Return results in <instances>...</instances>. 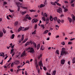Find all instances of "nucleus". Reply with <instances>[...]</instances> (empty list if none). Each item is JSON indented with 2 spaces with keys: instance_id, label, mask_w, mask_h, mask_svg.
I'll return each mask as SVG.
<instances>
[{
  "instance_id": "nucleus-1",
  "label": "nucleus",
  "mask_w": 75,
  "mask_h": 75,
  "mask_svg": "<svg viewBox=\"0 0 75 75\" xmlns=\"http://www.w3.org/2000/svg\"><path fill=\"white\" fill-rule=\"evenodd\" d=\"M62 51L61 54V55H62V56H63L64 54L65 55H66V54H68V51H66V50L63 47L62 48Z\"/></svg>"
},
{
  "instance_id": "nucleus-2",
  "label": "nucleus",
  "mask_w": 75,
  "mask_h": 75,
  "mask_svg": "<svg viewBox=\"0 0 75 75\" xmlns=\"http://www.w3.org/2000/svg\"><path fill=\"white\" fill-rule=\"evenodd\" d=\"M29 29V28H22L21 27H20L18 29V32H20L21 30H22V31H26V30H28Z\"/></svg>"
},
{
  "instance_id": "nucleus-3",
  "label": "nucleus",
  "mask_w": 75,
  "mask_h": 75,
  "mask_svg": "<svg viewBox=\"0 0 75 75\" xmlns=\"http://www.w3.org/2000/svg\"><path fill=\"white\" fill-rule=\"evenodd\" d=\"M56 11L57 13H59V14L62 13V9L61 8H59L58 9H57Z\"/></svg>"
},
{
  "instance_id": "nucleus-4",
  "label": "nucleus",
  "mask_w": 75,
  "mask_h": 75,
  "mask_svg": "<svg viewBox=\"0 0 75 75\" xmlns=\"http://www.w3.org/2000/svg\"><path fill=\"white\" fill-rule=\"evenodd\" d=\"M39 65L40 67V69H42L41 68V67H43V64H42V62L41 60H40V62H39Z\"/></svg>"
},
{
  "instance_id": "nucleus-5",
  "label": "nucleus",
  "mask_w": 75,
  "mask_h": 75,
  "mask_svg": "<svg viewBox=\"0 0 75 75\" xmlns=\"http://www.w3.org/2000/svg\"><path fill=\"white\" fill-rule=\"evenodd\" d=\"M16 4L17 5V7H20L21 6H22V5H23L22 4H21L20 2H16Z\"/></svg>"
},
{
  "instance_id": "nucleus-6",
  "label": "nucleus",
  "mask_w": 75,
  "mask_h": 75,
  "mask_svg": "<svg viewBox=\"0 0 75 75\" xmlns=\"http://www.w3.org/2000/svg\"><path fill=\"white\" fill-rule=\"evenodd\" d=\"M30 53H34V48H31L30 49Z\"/></svg>"
},
{
  "instance_id": "nucleus-7",
  "label": "nucleus",
  "mask_w": 75,
  "mask_h": 75,
  "mask_svg": "<svg viewBox=\"0 0 75 75\" xmlns=\"http://www.w3.org/2000/svg\"><path fill=\"white\" fill-rule=\"evenodd\" d=\"M65 60L64 59H62L61 60V64L64 65V64H65Z\"/></svg>"
},
{
  "instance_id": "nucleus-8",
  "label": "nucleus",
  "mask_w": 75,
  "mask_h": 75,
  "mask_svg": "<svg viewBox=\"0 0 75 75\" xmlns=\"http://www.w3.org/2000/svg\"><path fill=\"white\" fill-rule=\"evenodd\" d=\"M68 20H69V22H70V23H72V19H71V18H69V17H68Z\"/></svg>"
},
{
  "instance_id": "nucleus-9",
  "label": "nucleus",
  "mask_w": 75,
  "mask_h": 75,
  "mask_svg": "<svg viewBox=\"0 0 75 75\" xmlns=\"http://www.w3.org/2000/svg\"><path fill=\"white\" fill-rule=\"evenodd\" d=\"M4 35L3 33L2 32L0 31V37H2Z\"/></svg>"
},
{
  "instance_id": "nucleus-10",
  "label": "nucleus",
  "mask_w": 75,
  "mask_h": 75,
  "mask_svg": "<svg viewBox=\"0 0 75 75\" xmlns=\"http://www.w3.org/2000/svg\"><path fill=\"white\" fill-rule=\"evenodd\" d=\"M23 64L22 65V66H18L17 68H18V69H19V68H20V67H23V65H25V62H23Z\"/></svg>"
},
{
  "instance_id": "nucleus-11",
  "label": "nucleus",
  "mask_w": 75,
  "mask_h": 75,
  "mask_svg": "<svg viewBox=\"0 0 75 75\" xmlns=\"http://www.w3.org/2000/svg\"><path fill=\"white\" fill-rule=\"evenodd\" d=\"M34 20V19H33L32 20V22L33 23H37V22L38 21V19H36L35 20Z\"/></svg>"
},
{
  "instance_id": "nucleus-12",
  "label": "nucleus",
  "mask_w": 75,
  "mask_h": 75,
  "mask_svg": "<svg viewBox=\"0 0 75 75\" xmlns=\"http://www.w3.org/2000/svg\"><path fill=\"white\" fill-rule=\"evenodd\" d=\"M35 64L36 67V68H39L38 67V63H37V62H35Z\"/></svg>"
},
{
  "instance_id": "nucleus-13",
  "label": "nucleus",
  "mask_w": 75,
  "mask_h": 75,
  "mask_svg": "<svg viewBox=\"0 0 75 75\" xmlns=\"http://www.w3.org/2000/svg\"><path fill=\"white\" fill-rule=\"evenodd\" d=\"M2 30L4 34L6 33V30L4 28H3L2 29Z\"/></svg>"
},
{
  "instance_id": "nucleus-14",
  "label": "nucleus",
  "mask_w": 75,
  "mask_h": 75,
  "mask_svg": "<svg viewBox=\"0 0 75 75\" xmlns=\"http://www.w3.org/2000/svg\"><path fill=\"white\" fill-rule=\"evenodd\" d=\"M40 44H38L37 45V50H39L40 49Z\"/></svg>"
},
{
  "instance_id": "nucleus-15",
  "label": "nucleus",
  "mask_w": 75,
  "mask_h": 75,
  "mask_svg": "<svg viewBox=\"0 0 75 75\" xmlns=\"http://www.w3.org/2000/svg\"><path fill=\"white\" fill-rule=\"evenodd\" d=\"M25 55H26L25 53H23L21 55V57H24V56H25Z\"/></svg>"
},
{
  "instance_id": "nucleus-16",
  "label": "nucleus",
  "mask_w": 75,
  "mask_h": 75,
  "mask_svg": "<svg viewBox=\"0 0 75 75\" xmlns=\"http://www.w3.org/2000/svg\"><path fill=\"white\" fill-rule=\"evenodd\" d=\"M50 21H53V18H52V16H50Z\"/></svg>"
},
{
  "instance_id": "nucleus-17",
  "label": "nucleus",
  "mask_w": 75,
  "mask_h": 75,
  "mask_svg": "<svg viewBox=\"0 0 75 75\" xmlns=\"http://www.w3.org/2000/svg\"><path fill=\"white\" fill-rule=\"evenodd\" d=\"M33 45L35 48H37V44L36 43H35V42H33Z\"/></svg>"
},
{
  "instance_id": "nucleus-18",
  "label": "nucleus",
  "mask_w": 75,
  "mask_h": 75,
  "mask_svg": "<svg viewBox=\"0 0 75 75\" xmlns=\"http://www.w3.org/2000/svg\"><path fill=\"white\" fill-rule=\"evenodd\" d=\"M50 3L52 5H54V6H56V4H55V3H54V2H50Z\"/></svg>"
},
{
  "instance_id": "nucleus-19",
  "label": "nucleus",
  "mask_w": 75,
  "mask_h": 75,
  "mask_svg": "<svg viewBox=\"0 0 75 75\" xmlns=\"http://www.w3.org/2000/svg\"><path fill=\"white\" fill-rule=\"evenodd\" d=\"M28 45H30V43H29V42H28L26 43L25 45V47H26Z\"/></svg>"
},
{
  "instance_id": "nucleus-20",
  "label": "nucleus",
  "mask_w": 75,
  "mask_h": 75,
  "mask_svg": "<svg viewBox=\"0 0 75 75\" xmlns=\"http://www.w3.org/2000/svg\"><path fill=\"white\" fill-rule=\"evenodd\" d=\"M75 58L74 57L73 59H72V61H73V64H75Z\"/></svg>"
},
{
  "instance_id": "nucleus-21",
  "label": "nucleus",
  "mask_w": 75,
  "mask_h": 75,
  "mask_svg": "<svg viewBox=\"0 0 75 75\" xmlns=\"http://www.w3.org/2000/svg\"><path fill=\"white\" fill-rule=\"evenodd\" d=\"M56 74V70H54L53 71V74H52V75H55Z\"/></svg>"
},
{
  "instance_id": "nucleus-22",
  "label": "nucleus",
  "mask_w": 75,
  "mask_h": 75,
  "mask_svg": "<svg viewBox=\"0 0 75 75\" xmlns=\"http://www.w3.org/2000/svg\"><path fill=\"white\" fill-rule=\"evenodd\" d=\"M18 21L15 22V26H17V25H18Z\"/></svg>"
},
{
  "instance_id": "nucleus-23",
  "label": "nucleus",
  "mask_w": 75,
  "mask_h": 75,
  "mask_svg": "<svg viewBox=\"0 0 75 75\" xmlns=\"http://www.w3.org/2000/svg\"><path fill=\"white\" fill-rule=\"evenodd\" d=\"M48 30H46L44 32L43 34H47V33H48Z\"/></svg>"
},
{
  "instance_id": "nucleus-24",
  "label": "nucleus",
  "mask_w": 75,
  "mask_h": 75,
  "mask_svg": "<svg viewBox=\"0 0 75 75\" xmlns=\"http://www.w3.org/2000/svg\"><path fill=\"white\" fill-rule=\"evenodd\" d=\"M57 18V17H56L53 18V20H54V21H57V20H58Z\"/></svg>"
},
{
  "instance_id": "nucleus-25",
  "label": "nucleus",
  "mask_w": 75,
  "mask_h": 75,
  "mask_svg": "<svg viewBox=\"0 0 75 75\" xmlns=\"http://www.w3.org/2000/svg\"><path fill=\"white\" fill-rule=\"evenodd\" d=\"M16 65L19 64V63H20V62H19V61L18 60L16 61Z\"/></svg>"
},
{
  "instance_id": "nucleus-26",
  "label": "nucleus",
  "mask_w": 75,
  "mask_h": 75,
  "mask_svg": "<svg viewBox=\"0 0 75 75\" xmlns=\"http://www.w3.org/2000/svg\"><path fill=\"white\" fill-rule=\"evenodd\" d=\"M15 36V35H14V34H13L12 35H11V38L12 39H13L14 38V37Z\"/></svg>"
},
{
  "instance_id": "nucleus-27",
  "label": "nucleus",
  "mask_w": 75,
  "mask_h": 75,
  "mask_svg": "<svg viewBox=\"0 0 75 75\" xmlns=\"http://www.w3.org/2000/svg\"><path fill=\"white\" fill-rule=\"evenodd\" d=\"M57 21L58 23H59H59H60V22H61V20L58 19H57Z\"/></svg>"
},
{
  "instance_id": "nucleus-28",
  "label": "nucleus",
  "mask_w": 75,
  "mask_h": 75,
  "mask_svg": "<svg viewBox=\"0 0 75 75\" xmlns=\"http://www.w3.org/2000/svg\"><path fill=\"white\" fill-rule=\"evenodd\" d=\"M36 34V30H35L32 33V34Z\"/></svg>"
},
{
  "instance_id": "nucleus-29",
  "label": "nucleus",
  "mask_w": 75,
  "mask_h": 75,
  "mask_svg": "<svg viewBox=\"0 0 75 75\" xmlns=\"http://www.w3.org/2000/svg\"><path fill=\"white\" fill-rule=\"evenodd\" d=\"M29 45L30 44V43L32 45H33V42L31 41H30L29 42Z\"/></svg>"
},
{
  "instance_id": "nucleus-30",
  "label": "nucleus",
  "mask_w": 75,
  "mask_h": 75,
  "mask_svg": "<svg viewBox=\"0 0 75 75\" xmlns=\"http://www.w3.org/2000/svg\"><path fill=\"white\" fill-rule=\"evenodd\" d=\"M26 13V12L25 11L24 12H22L21 13V14L22 15H24V14H25Z\"/></svg>"
},
{
  "instance_id": "nucleus-31",
  "label": "nucleus",
  "mask_w": 75,
  "mask_h": 75,
  "mask_svg": "<svg viewBox=\"0 0 75 75\" xmlns=\"http://www.w3.org/2000/svg\"><path fill=\"white\" fill-rule=\"evenodd\" d=\"M59 26H58V25H56V30H58V28H59Z\"/></svg>"
},
{
  "instance_id": "nucleus-32",
  "label": "nucleus",
  "mask_w": 75,
  "mask_h": 75,
  "mask_svg": "<svg viewBox=\"0 0 75 75\" xmlns=\"http://www.w3.org/2000/svg\"><path fill=\"white\" fill-rule=\"evenodd\" d=\"M0 54H3V58H4V57H5V55H4V52H1V53H0Z\"/></svg>"
},
{
  "instance_id": "nucleus-33",
  "label": "nucleus",
  "mask_w": 75,
  "mask_h": 75,
  "mask_svg": "<svg viewBox=\"0 0 75 75\" xmlns=\"http://www.w3.org/2000/svg\"><path fill=\"white\" fill-rule=\"evenodd\" d=\"M42 19L44 21H45L46 20V19H45V17H43L42 18Z\"/></svg>"
},
{
  "instance_id": "nucleus-34",
  "label": "nucleus",
  "mask_w": 75,
  "mask_h": 75,
  "mask_svg": "<svg viewBox=\"0 0 75 75\" xmlns=\"http://www.w3.org/2000/svg\"><path fill=\"white\" fill-rule=\"evenodd\" d=\"M21 40L22 41H23V40H24V35H22Z\"/></svg>"
},
{
  "instance_id": "nucleus-35",
  "label": "nucleus",
  "mask_w": 75,
  "mask_h": 75,
  "mask_svg": "<svg viewBox=\"0 0 75 75\" xmlns=\"http://www.w3.org/2000/svg\"><path fill=\"white\" fill-rule=\"evenodd\" d=\"M18 11H20V7H21V6H18Z\"/></svg>"
},
{
  "instance_id": "nucleus-36",
  "label": "nucleus",
  "mask_w": 75,
  "mask_h": 75,
  "mask_svg": "<svg viewBox=\"0 0 75 75\" xmlns=\"http://www.w3.org/2000/svg\"><path fill=\"white\" fill-rule=\"evenodd\" d=\"M40 26L41 27H42V28H45V27H44V25H41Z\"/></svg>"
},
{
  "instance_id": "nucleus-37",
  "label": "nucleus",
  "mask_w": 75,
  "mask_h": 75,
  "mask_svg": "<svg viewBox=\"0 0 75 75\" xmlns=\"http://www.w3.org/2000/svg\"><path fill=\"white\" fill-rule=\"evenodd\" d=\"M30 48H30V47H29V48L25 49V50H26V51H28V50H30Z\"/></svg>"
},
{
  "instance_id": "nucleus-38",
  "label": "nucleus",
  "mask_w": 75,
  "mask_h": 75,
  "mask_svg": "<svg viewBox=\"0 0 75 75\" xmlns=\"http://www.w3.org/2000/svg\"><path fill=\"white\" fill-rule=\"evenodd\" d=\"M56 52L57 54H59V50H57L56 51Z\"/></svg>"
},
{
  "instance_id": "nucleus-39",
  "label": "nucleus",
  "mask_w": 75,
  "mask_h": 75,
  "mask_svg": "<svg viewBox=\"0 0 75 75\" xmlns=\"http://www.w3.org/2000/svg\"><path fill=\"white\" fill-rule=\"evenodd\" d=\"M37 24H36L35 26L34 29H36V28H37Z\"/></svg>"
},
{
  "instance_id": "nucleus-40",
  "label": "nucleus",
  "mask_w": 75,
  "mask_h": 75,
  "mask_svg": "<svg viewBox=\"0 0 75 75\" xmlns=\"http://www.w3.org/2000/svg\"><path fill=\"white\" fill-rule=\"evenodd\" d=\"M9 10L10 11V12L11 13H13V12H14V11L10 9H9Z\"/></svg>"
},
{
  "instance_id": "nucleus-41",
  "label": "nucleus",
  "mask_w": 75,
  "mask_h": 75,
  "mask_svg": "<svg viewBox=\"0 0 75 75\" xmlns=\"http://www.w3.org/2000/svg\"><path fill=\"white\" fill-rule=\"evenodd\" d=\"M43 69L45 71H47V69L46 68V67H43Z\"/></svg>"
},
{
  "instance_id": "nucleus-42",
  "label": "nucleus",
  "mask_w": 75,
  "mask_h": 75,
  "mask_svg": "<svg viewBox=\"0 0 75 75\" xmlns=\"http://www.w3.org/2000/svg\"><path fill=\"white\" fill-rule=\"evenodd\" d=\"M73 16V17H72V18L74 20H75V17L73 15H72Z\"/></svg>"
},
{
  "instance_id": "nucleus-43",
  "label": "nucleus",
  "mask_w": 75,
  "mask_h": 75,
  "mask_svg": "<svg viewBox=\"0 0 75 75\" xmlns=\"http://www.w3.org/2000/svg\"><path fill=\"white\" fill-rule=\"evenodd\" d=\"M56 4H57V6H61V4H59V3H58V2Z\"/></svg>"
},
{
  "instance_id": "nucleus-44",
  "label": "nucleus",
  "mask_w": 75,
  "mask_h": 75,
  "mask_svg": "<svg viewBox=\"0 0 75 75\" xmlns=\"http://www.w3.org/2000/svg\"><path fill=\"white\" fill-rule=\"evenodd\" d=\"M61 22L62 23H63L64 22V20L63 19H62L61 20Z\"/></svg>"
},
{
  "instance_id": "nucleus-45",
  "label": "nucleus",
  "mask_w": 75,
  "mask_h": 75,
  "mask_svg": "<svg viewBox=\"0 0 75 75\" xmlns=\"http://www.w3.org/2000/svg\"><path fill=\"white\" fill-rule=\"evenodd\" d=\"M62 44L63 45H65V42H63L62 43Z\"/></svg>"
},
{
  "instance_id": "nucleus-46",
  "label": "nucleus",
  "mask_w": 75,
  "mask_h": 75,
  "mask_svg": "<svg viewBox=\"0 0 75 75\" xmlns=\"http://www.w3.org/2000/svg\"><path fill=\"white\" fill-rule=\"evenodd\" d=\"M29 17V16H28V14H27L26 15V18H27V19L29 17Z\"/></svg>"
},
{
  "instance_id": "nucleus-47",
  "label": "nucleus",
  "mask_w": 75,
  "mask_h": 75,
  "mask_svg": "<svg viewBox=\"0 0 75 75\" xmlns=\"http://www.w3.org/2000/svg\"><path fill=\"white\" fill-rule=\"evenodd\" d=\"M30 12H34L35 11L34 10H30Z\"/></svg>"
},
{
  "instance_id": "nucleus-48",
  "label": "nucleus",
  "mask_w": 75,
  "mask_h": 75,
  "mask_svg": "<svg viewBox=\"0 0 75 75\" xmlns=\"http://www.w3.org/2000/svg\"><path fill=\"white\" fill-rule=\"evenodd\" d=\"M4 4L3 5L4 6V5H5V4H7V2H4Z\"/></svg>"
},
{
  "instance_id": "nucleus-49",
  "label": "nucleus",
  "mask_w": 75,
  "mask_h": 75,
  "mask_svg": "<svg viewBox=\"0 0 75 75\" xmlns=\"http://www.w3.org/2000/svg\"><path fill=\"white\" fill-rule=\"evenodd\" d=\"M44 4L45 5L47 4V0L45 1Z\"/></svg>"
},
{
  "instance_id": "nucleus-50",
  "label": "nucleus",
  "mask_w": 75,
  "mask_h": 75,
  "mask_svg": "<svg viewBox=\"0 0 75 75\" xmlns=\"http://www.w3.org/2000/svg\"><path fill=\"white\" fill-rule=\"evenodd\" d=\"M37 71L38 74H40V69H39L37 70Z\"/></svg>"
},
{
  "instance_id": "nucleus-51",
  "label": "nucleus",
  "mask_w": 75,
  "mask_h": 75,
  "mask_svg": "<svg viewBox=\"0 0 75 75\" xmlns=\"http://www.w3.org/2000/svg\"><path fill=\"white\" fill-rule=\"evenodd\" d=\"M46 22L47 24H48V23H49V21H47L46 20Z\"/></svg>"
},
{
  "instance_id": "nucleus-52",
  "label": "nucleus",
  "mask_w": 75,
  "mask_h": 75,
  "mask_svg": "<svg viewBox=\"0 0 75 75\" xmlns=\"http://www.w3.org/2000/svg\"><path fill=\"white\" fill-rule=\"evenodd\" d=\"M14 65V64H13V63H12L11 64V67H13V65Z\"/></svg>"
},
{
  "instance_id": "nucleus-53",
  "label": "nucleus",
  "mask_w": 75,
  "mask_h": 75,
  "mask_svg": "<svg viewBox=\"0 0 75 75\" xmlns=\"http://www.w3.org/2000/svg\"><path fill=\"white\" fill-rule=\"evenodd\" d=\"M46 75H51V74L50 73H49L48 72L46 73Z\"/></svg>"
},
{
  "instance_id": "nucleus-54",
  "label": "nucleus",
  "mask_w": 75,
  "mask_h": 75,
  "mask_svg": "<svg viewBox=\"0 0 75 75\" xmlns=\"http://www.w3.org/2000/svg\"><path fill=\"white\" fill-rule=\"evenodd\" d=\"M28 18V19L29 20H31V17H29Z\"/></svg>"
},
{
  "instance_id": "nucleus-55",
  "label": "nucleus",
  "mask_w": 75,
  "mask_h": 75,
  "mask_svg": "<svg viewBox=\"0 0 75 75\" xmlns=\"http://www.w3.org/2000/svg\"><path fill=\"white\" fill-rule=\"evenodd\" d=\"M74 5H75V4H71V6L72 7H75V6H74Z\"/></svg>"
},
{
  "instance_id": "nucleus-56",
  "label": "nucleus",
  "mask_w": 75,
  "mask_h": 75,
  "mask_svg": "<svg viewBox=\"0 0 75 75\" xmlns=\"http://www.w3.org/2000/svg\"><path fill=\"white\" fill-rule=\"evenodd\" d=\"M29 62H30V61H29L28 60H27L26 61V63H27L28 64V63H29Z\"/></svg>"
},
{
  "instance_id": "nucleus-57",
  "label": "nucleus",
  "mask_w": 75,
  "mask_h": 75,
  "mask_svg": "<svg viewBox=\"0 0 75 75\" xmlns=\"http://www.w3.org/2000/svg\"><path fill=\"white\" fill-rule=\"evenodd\" d=\"M45 16L46 17H47L48 16H47V14H46V13H45Z\"/></svg>"
},
{
  "instance_id": "nucleus-58",
  "label": "nucleus",
  "mask_w": 75,
  "mask_h": 75,
  "mask_svg": "<svg viewBox=\"0 0 75 75\" xmlns=\"http://www.w3.org/2000/svg\"><path fill=\"white\" fill-rule=\"evenodd\" d=\"M48 58H47L46 59V63H47V62H48Z\"/></svg>"
},
{
  "instance_id": "nucleus-59",
  "label": "nucleus",
  "mask_w": 75,
  "mask_h": 75,
  "mask_svg": "<svg viewBox=\"0 0 75 75\" xmlns=\"http://www.w3.org/2000/svg\"><path fill=\"white\" fill-rule=\"evenodd\" d=\"M40 8H42V7H42V4H40Z\"/></svg>"
},
{
  "instance_id": "nucleus-60",
  "label": "nucleus",
  "mask_w": 75,
  "mask_h": 75,
  "mask_svg": "<svg viewBox=\"0 0 75 75\" xmlns=\"http://www.w3.org/2000/svg\"><path fill=\"white\" fill-rule=\"evenodd\" d=\"M14 45H13V46H11V48L12 49H13V48H14Z\"/></svg>"
},
{
  "instance_id": "nucleus-61",
  "label": "nucleus",
  "mask_w": 75,
  "mask_h": 75,
  "mask_svg": "<svg viewBox=\"0 0 75 75\" xmlns=\"http://www.w3.org/2000/svg\"><path fill=\"white\" fill-rule=\"evenodd\" d=\"M10 71L11 72H13V69H10Z\"/></svg>"
},
{
  "instance_id": "nucleus-62",
  "label": "nucleus",
  "mask_w": 75,
  "mask_h": 75,
  "mask_svg": "<svg viewBox=\"0 0 75 75\" xmlns=\"http://www.w3.org/2000/svg\"><path fill=\"white\" fill-rule=\"evenodd\" d=\"M67 11H68V9H66L64 10L65 12H67Z\"/></svg>"
},
{
  "instance_id": "nucleus-63",
  "label": "nucleus",
  "mask_w": 75,
  "mask_h": 75,
  "mask_svg": "<svg viewBox=\"0 0 75 75\" xmlns=\"http://www.w3.org/2000/svg\"><path fill=\"white\" fill-rule=\"evenodd\" d=\"M14 49H11V52H13V51H14Z\"/></svg>"
},
{
  "instance_id": "nucleus-64",
  "label": "nucleus",
  "mask_w": 75,
  "mask_h": 75,
  "mask_svg": "<svg viewBox=\"0 0 75 75\" xmlns=\"http://www.w3.org/2000/svg\"><path fill=\"white\" fill-rule=\"evenodd\" d=\"M46 20L48 21H49V18H47L46 19Z\"/></svg>"
}]
</instances>
